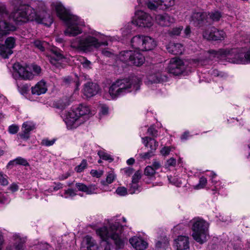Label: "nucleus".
I'll return each mask as SVG.
<instances>
[{"label":"nucleus","mask_w":250,"mask_h":250,"mask_svg":"<svg viewBox=\"0 0 250 250\" xmlns=\"http://www.w3.org/2000/svg\"><path fill=\"white\" fill-rule=\"evenodd\" d=\"M12 3L15 6L10 17L18 24L35 21L49 26L53 22L52 17L47 12L45 3L42 0H35L31 6L22 4L21 0H12Z\"/></svg>","instance_id":"obj_1"},{"label":"nucleus","mask_w":250,"mask_h":250,"mask_svg":"<svg viewBox=\"0 0 250 250\" xmlns=\"http://www.w3.org/2000/svg\"><path fill=\"white\" fill-rule=\"evenodd\" d=\"M112 37L94 30H90L83 35L71 41V46L85 53H90L98 50L102 46H107Z\"/></svg>","instance_id":"obj_2"},{"label":"nucleus","mask_w":250,"mask_h":250,"mask_svg":"<svg viewBox=\"0 0 250 250\" xmlns=\"http://www.w3.org/2000/svg\"><path fill=\"white\" fill-rule=\"evenodd\" d=\"M50 6L57 16L66 23L67 27L64 32L66 36H76L82 33V27L84 26V22L82 19L73 14L60 1H52Z\"/></svg>","instance_id":"obj_3"},{"label":"nucleus","mask_w":250,"mask_h":250,"mask_svg":"<svg viewBox=\"0 0 250 250\" xmlns=\"http://www.w3.org/2000/svg\"><path fill=\"white\" fill-rule=\"evenodd\" d=\"M141 82L140 79L137 76L118 80L110 85L108 94L104 96L108 100L114 99L127 93L136 91L140 88Z\"/></svg>","instance_id":"obj_4"},{"label":"nucleus","mask_w":250,"mask_h":250,"mask_svg":"<svg viewBox=\"0 0 250 250\" xmlns=\"http://www.w3.org/2000/svg\"><path fill=\"white\" fill-rule=\"evenodd\" d=\"M123 227L119 222H111L107 226H104L96 230V234L103 241H106L110 238L118 249L124 247L126 239L122 235Z\"/></svg>","instance_id":"obj_5"},{"label":"nucleus","mask_w":250,"mask_h":250,"mask_svg":"<svg viewBox=\"0 0 250 250\" xmlns=\"http://www.w3.org/2000/svg\"><path fill=\"white\" fill-rule=\"evenodd\" d=\"M93 114L88 106L80 104L74 109L65 111L63 118L67 128L72 129L83 123Z\"/></svg>","instance_id":"obj_6"},{"label":"nucleus","mask_w":250,"mask_h":250,"mask_svg":"<svg viewBox=\"0 0 250 250\" xmlns=\"http://www.w3.org/2000/svg\"><path fill=\"white\" fill-rule=\"evenodd\" d=\"M189 225L193 239L201 244L206 242L209 237V224L201 218L195 217L189 221Z\"/></svg>","instance_id":"obj_7"},{"label":"nucleus","mask_w":250,"mask_h":250,"mask_svg":"<svg viewBox=\"0 0 250 250\" xmlns=\"http://www.w3.org/2000/svg\"><path fill=\"white\" fill-rule=\"evenodd\" d=\"M218 58L227 60L231 63H246L245 58L239 53L237 49H220L218 51L211 52Z\"/></svg>","instance_id":"obj_8"},{"label":"nucleus","mask_w":250,"mask_h":250,"mask_svg":"<svg viewBox=\"0 0 250 250\" xmlns=\"http://www.w3.org/2000/svg\"><path fill=\"white\" fill-rule=\"evenodd\" d=\"M131 45L137 50L148 51L153 49L156 46L157 42L149 36L137 35L132 38Z\"/></svg>","instance_id":"obj_9"},{"label":"nucleus","mask_w":250,"mask_h":250,"mask_svg":"<svg viewBox=\"0 0 250 250\" xmlns=\"http://www.w3.org/2000/svg\"><path fill=\"white\" fill-rule=\"evenodd\" d=\"M119 59L128 65L140 66L145 62L144 56L138 51L127 50L120 53Z\"/></svg>","instance_id":"obj_10"},{"label":"nucleus","mask_w":250,"mask_h":250,"mask_svg":"<svg viewBox=\"0 0 250 250\" xmlns=\"http://www.w3.org/2000/svg\"><path fill=\"white\" fill-rule=\"evenodd\" d=\"M132 22L136 26L145 28H150L153 24L151 16L142 10H138L135 12Z\"/></svg>","instance_id":"obj_11"},{"label":"nucleus","mask_w":250,"mask_h":250,"mask_svg":"<svg viewBox=\"0 0 250 250\" xmlns=\"http://www.w3.org/2000/svg\"><path fill=\"white\" fill-rule=\"evenodd\" d=\"M13 68L14 70L13 76L15 79L31 80L33 78L34 75L28 70V68L21 66L19 63H14Z\"/></svg>","instance_id":"obj_12"},{"label":"nucleus","mask_w":250,"mask_h":250,"mask_svg":"<svg viewBox=\"0 0 250 250\" xmlns=\"http://www.w3.org/2000/svg\"><path fill=\"white\" fill-rule=\"evenodd\" d=\"M185 65L183 61L177 58H172L168 63L167 71L175 75H179L185 70Z\"/></svg>","instance_id":"obj_13"},{"label":"nucleus","mask_w":250,"mask_h":250,"mask_svg":"<svg viewBox=\"0 0 250 250\" xmlns=\"http://www.w3.org/2000/svg\"><path fill=\"white\" fill-rule=\"evenodd\" d=\"M16 46V40L12 37H8L4 44H0V56L3 59L8 58L13 53L12 49Z\"/></svg>","instance_id":"obj_14"},{"label":"nucleus","mask_w":250,"mask_h":250,"mask_svg":"<svg viewBox=\"0 0 250 250\" xmlns=\"http://www.w3.org/2000/svg\"><path fill=\"white\" fill-rule=\"evenodd\" d=\"M175 0H153L149 1L148 8L150 10H166L175 5Z\"/></svg>","instance_id":"obj_15"},{"label":"nucleus","mask_w":250,"mask_h":250,"mask_svg":"<svg viewBox=\"0 0 250 250\" xmlns=\"http://www.w3.org/2000/svg\"><path fill=\"white\" fill-rule=\"evenodd\" d=\"M203 37L208 40L219 41L224 40L226 33L223 30H219L212 27L203 32Z\"/></svg>","instance_id":"obj_16"},{"label":"nucleus","mask_w":250,"mask_h":250,"mask_svg":"<svg viewBox=\"0 0 250 250\" xmlns=\"http://www.w3.org/2000/svg\"><path fill=\"white\" fill-rule=\"evenodd\" d=\"M207 13L205 12H194L190 17V22L195 26H201L203 24H210V21L207 20Z\"/></svg>","instance_id":"obj_17"},{"label":"nucleus","mask_w":250,"mask_h":250,"mask_svg":"<svg viewBox=\"0 0 250 250\" xmlns=\"http://www.w3.org/2000/svg\"><path fill=\"white\" fill-rule=\"evenodd\" d=\"M173 247L176 250H189V237L187 236H178V237L174 240Z\"/></svg>","instance_id":"obj_18"},{"label":"nucleus","mask_w":250,"mask_h":250,"mask_svg":"<svg viewBox=\"0 0 250 250\" xmlns=\"http://www.w3.org/2000/svg\"><path fill=\"white\" fill-rule=\"evenodd\" d=\"M48 60L50 63L57 67H62V64L64 59V57L56 49L52 50L49 56H48Z\"/></svg>","instance_id":"obj_19"},{"label":"nucleus","mask_w":250,"mask_h":250,"mask_svg":"<svg viewBox=\"0 0 250 250\" xmlns=\"http://www.w3.org/2000/svg\"><path fill=\"white\" fill-rule=\"evenodd\" d=\"M155 19L156 22L162 26H168L175 22L174 18L166 13L157 15Z\"/></svg>","instance_id":"obj_20"},{"label":"nucleus","mask_w":250,"mask_h":250,"mask_svg":"<svg viewBox=\"0 0 250 250\" xmlns=\"http://www.w3.org/2000/svg\"><path fill=\"white\" fill-rule=\"evenodd\" d=\"M35 128V125L31 121L24 122L21 126V131L19 136L23 140H27L30 137V133Z\"/></svg>","instance_id":"obj_21"},{"label":"nucleus","mask_w":250,"mask_h":250,"mask_svg":"<svg viewBox=\"0 0 250 250\" xmlns=\"http://www.w3.org/2000/svg\"><path fill=\"white\" fill-rule=\"evenodd\" d=\"M98 246L96 241L91 236H85L82 242V250H98Z\"/></svg>","instance_id":"obj_22"},{"label":"nucleus","mask_w":250,"mask_h":250,"mask_svg":"<svg viewBox=\"0 0 250 250\" xmlns=\"http://www.w3.org/2000/svg\"><path fill=\"white\" fill-rule=\"evenodd\" d=\"M99 90V87L96 83L88 82L84 85L83 89V94L87 98H90L97 94Z\"/></svg>","instance_id":"obj_23"},{"label":"nucleus","mask_w":250,"mask_h":250,"mask_svg":"<svg viewBox=\"0 0 250 250\" xmlns=\"http://www.w3.org/2000/svg\"><path fill=\"white\" fill-rule=\"evenodd\" d=\"M131 246L136 250H145L147 247V243L142 238L135 236L129 239Z\"/></svg>","instance_id":"obj_24"},{"label":"nucleus","mask_w":250,"mask_h":250,"mask_svg":"<svg viewBox=\"0 0 250 250\" xmlns=\"http://www.w3.org/2000/svg\"><path fill=\"white\" fill-rule=\"evenodd\" d=\"M76 187L79 190L85 192L87 194H97L100 192L98 188L94 185L86 186L85 185L77 183Z\"/></svg>","instance_id":"obj_25"},{"label":"nucleus","mask_w":250,"mask_h":250,"mask_svg":"<svg viewBox=\"0 0 250 250\" xmlns=\"http://www.w3.org/2000/svg\"><path fill=\"white\" fill-rule=\"evenodd\" d=\"M47 87L46 82L41 80L31 88V92L33 95H40L46 93Z\"/></svg>","instance_id":"obj_26"},{"label":"nucleus","mask_w":250,"mask_h":250,"mask_svg":"<svg viewBox=\"0 0 250 250\" xmlns=\"http://www.w3.org/2000/svg\"><path fill=\"white\" fill-rule=\"evenodd\" d=\"M168 52L174 55H180L184 51V47L179 43L170 42L167 46Z\"/></svg>","instance_id":"obj_27"},{"label":"nucleus","mask_w":250,"mask_h":250,"mask_svg":"<svg viewBox=\"0 0 250 250\" xmlns=\"http://www.w3.org/2000/svg\"><path fill=\"white\" fill-rule=\"evenodd\" d=\"M15 29L16 27L14 25L7 23L4 20H0V35L5 36Z\"/></svg>","instance_id":"obj_28"},{"label":"nucleus","mask_w":250,"mask_h":250,"mask_svg":"<svg viewBox=\"0 0 250 250\" xmlns=\"http://www.w3.org/2000/svg\"><path fill=\"white\" fill-rule=\"evenodd\" d=\"M143 143L145 146L150 149V151L153 152L158 146V143L154 139L146 137L142 138Z\"/></svg>","instance_id":"obj_29"},{"label":"nucleus","mask_w":250,"mask_h":250,"mask_svg":"<svg viewBox=\"0 0 250 250\" xmlns=\"http://www.w3.org/2000/svg\"><path fill=\"white\" fill-rule=\"evenodd\" d=\"M14 238L16 250H24V244L25 242V239L21 237L18 234L14 235Z\"/></svg>","instance_id":"obj_30"},{"label":"nucleus","mask_w":250,"mask_h":250,"mask_svg":"<svg viewBox=\"0 0 250 250\" xmlns=\"http://www.w3.org/2000/svg\"><path fill=\"white\" fill-rule=\"evenodd\" d=\"M17 165L27 166L29 165V164L26 159L19 157L12 161L9 162L7 165V167L9 168L11 166H14Z\"/></svg>","instance_id":"obj_31"},{"label":"nucleus","mask_w":250,"mask_h":250,"mask_svg":"<svg viewBox=\"0 0 250 250\" xmlns=\"http://www.w3.org/2000/svg\"><path fill=\"white\" fill-rule=\"evenodd\" d=\"M167 77L160 72H158L149 76V80L153 83H160L166 81Z\"/></svg>","instance_id":"obj_32"},{"label":"nucleus","mask_w":250,"mask_h":250,"mask_svg":"<svg viewBox=\"0 0 250 250\" xmlns=\"http://www.w3.org/2000/svg\"><path fill=\"white\" fill-rule=\"evenodd\" d=\"M76 191L72 188H68L64 190L63 193L61 194V196L64 198H72L76 195Z\"/></svg>","instance_id":"obj_33"},{"label":"nucleus","mask_w":250,"mask_h":250,"mask_svg":"<svg viewBox=\"0 0 250 250\" xmlns=\"http://www.w3.org/2000/svg\"><path fill=\"white\" fill-rule=\"evenodd\" d=\"M221 17V14L219 12H211L207 14V19L210 21V23L212 21H218Z\"/></svg>","instance_id":"obj_34"},{"label":"nucleus","mask_w":250,"mask_h":250,"mask_svg":"<svg viewBox=\"0 0 250 250\" xmlns=\"http://www.w3.org/2000/svg\"><path fill=\"white\" fill-rule=\"evenodd\" d=\"M33 45L41 51H44L47 45L45 42H42L40 40H36L32 42Z\"/></svg>","instance_id":"obj_35"},{"label":"nucleus","mask_w":250,"mask_h":250,"mask_svg":"<svg viewBox=\"0 0 250 250\" xmlns=\"http://www.w3.org/2000/svg\"><path fill=\"white\" fill-rule=\"evenodd\" d=\"M144 173L148 178L152 179L154 177L156 171L152 167L148 166L146 167Z\"/></svg>","instance_id":"obj_36"},{"label":"nucleus","mask_w":250,"mask_h":250,"mask_svg":"<svg viewBox=\"0 0 250 250\" xmlns=\"http://www.w3.org/2000/svg\"><path fill=\"white\" fill-rule=\"evenodd\" d=\"M79 60L80 61L81 63L84 68L86 69L91 68L92 63L85 58L79 57Z\"/></svg>","instance_id":"obj_37"},{"label":"nucleus","mask_w":250,"mask_h":250,"mask_svg":"<svg viewBox=\"0 0 250 250\" xmlns=\"http://www.w3.org/2000/svg\"><path fill=\"white\" fill-rule=\"evenodd\" d=\"M207 184V179L205 177L202 176L199 179L198 184L194 187V189H199L204 188Z\"/></svg>","instance_id":"obj_38"},{"label":"nucleus","mask_w":250,"mask_h":250,"mask_svg":"<svg viewBox=\"0 0 250 250\" xmlns=\"http://www.w3.org/2000/svg\"><path fill=\"white\" fill-rule=\"evenodd\" d=\"M0 17L4 19L9 17L5 5L1 2H0Z\"/></svg>","instance_id":"obj_39"},{"label":"nucleus","mask_w":250,"mask_h":250,"mask_svg":"<svg viewBox=\"0 0 250 250\" xmlns=\"http://www.w3.org/2000/svg\"><path fill=\"white\" fill-rule=\"evenodd\" d=\"M116 178V175L113 171L107 173L106 179L104 182L108 184L112 183Z\"/></svg>","instance_id":"obj_40"},{"label":"nucleus","mask_w":250,"mask_h":250,"mask_svg":"<svg viewBox=\"0 0 250 250\" xmlns=\"http://www.w3.org/2000/svg\"><path fill=\"white\" fill-rule=\"evenodd\" d=\"M168 180L169 182L172 184L177 186L180 187L182 184L181 180L176 177L168 176Z\"/></svg>","instance_id":"obj_41"},{"label":"nucleus","mask_w":250,"mask_h":250,"mask_svg":"<svg viewBox=\"0 0 250 250\" xmlns=\"http://www.w3.org/2000/svg\"><path fill=\"white\" fill-rule=\"evenodd\" d=\"M98 154L99 157L103 160H107L109 162H111L113 160L109 154L104 152V151H99Z\"/></svg>","instance_id":"obj_42"},{"label":"nucleus","mask_w":250,"mask_h":250,"mask_svg":"<svg viewBox=\"0 0 250 250\" xmlns=\"http://www.w3.org/2000/svg\"><path fill=\"white\" fill-rule=\"evenodd\" d=\"M87 166V163L86 161L83 160L81 163L75 168V170L77 172H81Z\"/></svg>","instance_id":"obj_43"},{"label":"nucleus","mask_w":250,"mask_h":250,"mask_svg":"<svg viewBox=\"0 0 250 250\" xmlns=\"http://www.w3.org/2000/svg\"><path fill=\"white\" fill-rule=\"evenodd\" d=\"M183 29V27L181 26L174 27L172 29L169 31V34L171 35L178 36L179 35Z\"/></svg>","instance_id":"obj_44"},{"label":"nucleus","mask_w":250,"mask_h":250,"mask_svg":"<svg viewBox=\"0 0 250 250\" xmlns=\"http://www.w3.org/2000/svg\"><path fill=\"white\" fill-rule=\"evenodd\" d=\"M101 187L100 190L103 191H110L111 190V188L109 187V184L105 183L104 180H101L100 182Z\"/></svg>","instance_id":"obj_45"},{"label":"nucleus","mask_w":250,"mask_h":250,"mask_svg":"<svg viewBox=\"0 0 250 250\" xmlns=\"http://www.w3.org/2000/svg\"><path fill=\"white\" fill-rule=\"evenodd\" d=\"M8 177L6 175L0 172V184L2 186H7L8 184Z\"/></svg>","instance_id":"obj_46"},{"label":"nucleus","mask_w":250,"mask_h":250,"mask_svg":"<svg viewBox=\"0 0 250 250\" xmlns=\"http://www.w3.org/2000/svg\"><path fill=\"white\" fill-rule=\"evenodd\" d=\"M19 130V127L16 125H12L8 127V131L10 134H15L17 133Z\"/></svg>","instance_id":"obj_47"},{"label":"nucleus","mask_w":250,"mask_h":250,"mask_svg":"<svg viewBox=\"0 0 250 250\" xmlns=\"http://www.w3.org/2000/svg\"><path fill=\"white\" fill-rule=\"evenodd\" d=\"M116 192L120 196H125L127 194V190L124 187H120L117 188Z\"/></svg>","instance_id":"obj_48"},{"label":"nucleus","mask_w":250,"mask_h":250,"mask_svg":"<svg viewBox=\"0 0 250 250\" xmlns=\"http://www.w3.org/2000/svg\"><path fill=\"white\" fill-rule=\"evenodd\" d=\"M130 193L133 194L139 191L138 183L132 182L129 189Z\"/></svg>","instance_id":"obj_49"},{"label":"nucleus","mask_w":250,"mask_h":250,"mask_svg":"<svg viewBox=\"0 0 250 250\" xmlns=\"http://www.w3.org/2000/svg\"><path fill=\"white\" fill-rule=\"evenodd\" d=\"M171 150V148L169 146H165L163 147L161 151V154L163 156L168 155Z\"/></svg>","instance_id":"obj_50"},{"label":"nucleus","mask_w":250,"mask_h":250,"mask_svg":"<svg viewBox=\"0 0 250 250\" xmlns=\"http://www.w3.org/2000/svg\"><path fill=\"white\" fill-rule=\"evenodd\" d=\"M176 161L173 158H170L169 159L167 160L166 164V167H174L176 165Z\"/></svg>","instance_id":"obj_51"},{"label":"nucleus","mask_w":250,"mask_h":250,"mask_svg":"<svg viewBox=\"0 0 250 250\" xmlns=\"http://www.w3.org/2000/svg\"><path fill=\"white\" fill-rule=\"evenodd\" d=\"M153 152L152 151H148L147 152L141 153L140 154V157L144 159H149L153 155Z\"/></svg>","instance_id":"obj_52"},{"label":"nucleus","mask_w":250,"mask_h":250,"mask_svg":"<svg viewBox=\"0 0 250 250\" xmlns=\"http://www.w3.org/2000/svg\"><path fill=\"white\" fill-rule=\"evenodd\" d=\"M122 172L125 174L127 176H129L133 173L134 170H133V168H132L130 167H126V168L123 169Z\"/></svg>","instance_id":"obj_53"},{"label":"nucleus","mask_w":250,"mask_h":250,"mask_svg":"<svg viewBox=\"0 0 250 250\" xmlns=\"http://www.w3.org/2000/svg\"><path fill=\"white\" fill-rule=\"evenodd\" d=\"M108 108L105 105H102L101 107L100 114L101 115H105L108 114Z\"/></svg>","instance_id":"obj_54"},{"label":"nucleus","mask_w":250,"mask_h":250,"mask_svg":"<svg viewBox=\"0 0 250 250\" xmlns=\"http://www.w3.org/2000/svg\"><path fill=\"white\" fill-rule=\"evenodd\" d=\"M55 143V140H49L47 139H44L42 141V145L45 146H51Z\"/></svg>","instance_id":"obj_55"},{"label":"nucleus","mask_w":250,"mask_h":250,"mask_svg":"<svg viewBox=\"0 0 250 250\" xmlns=\"http://www.w3.org/2000/svg\"><path fill=\"white\" fill-rule=\"evenodd\" d=\"M141 178V175L139 172L134 173L132 177V182L138 183L139 179Z\"/></svg>","instance_id":"obj_56"},{"label":"nucleus","mask_w":250,"mask_h":250,"mask_svg":"<svg viewBox=\"0 0 250 250\" xmlns=\"http://www.w3.org/2000/svg\"><path fill=\"white\" fill-rule=\"evenodd\" d=\"M151 166L154 169H155V171H156L161 167V164L159 161L154 160Z\"/></svg>","instance_id":"obj_57"},{"label":"nucleus","mask_w":250,"mask_h":250,"mask_svg":"<svg viewBox=\"0 0 250 250\" xmlns=\"http://www.w3.org/2000/svg\"><path fill=\"white\" fill-rule=\"evenodd\" d=\"M213 50H211L208 52L204 53L205 59H207V58L209 59H212L213 57H217L214 55L213 53L211 52ZM203 60H205V58H203Z\"/></svg>","instance_id":"obj_58"},{"label":"nucleus","mask_w":250,"mask_h":250,"mask_svg":"<svg viewBox=\"0 0 250 250\" xmlns=\"http://www.w3.org/2000/svg\"><path fill=\"white\" fill-rule=\"evenodd\" d=\"M147 132L150 135H152V136L155 137L157 136V131L152 126H151L148 128Z\"/></svg>","instance_id":"obj_59"},{"label":"nucleus","mask_w":250,"mask_h":250,"mask_svg":"<svg viewBox=\"0 0 250 250\" xmlns=\"http://www.w3.org/2000/svg\"><path fill=\"white\" fill-rule=\"evenodd\" d=\"M32 70L34 73L35 75H38L40 73L41 71V69L40 66L37 65H32Z\"/></svg>","instance_id":"obj_60"},{"label":"nucleus","mask_w":250,"mask_h":250,"mask_svg":"<svg viewBox=\"0 0 250 250\" xmlns=\"http://www.w3.org/2000/svg\"><path fill=\"white\" fill-rule=\"evenodd\" d=\"M19 187L18 185L15 183L12 184L9 187V189L13 192L17 191Z\"/></svg>","instance_id":"obj_61"},{"label":"nucleus","mask_w":250,"mask_h":250,"mask_svg":"<svg viewBox=\"0 0 250 250\" xmlns=\"http://www.w3.org/2000/svg\"><path fill=\"white\" fill-rule=\"evenodd\" d=\"M53 189L55 191H57L63 188V185L61 183H54V185L52 186Z\"/></svg>","instance_id":"obj_62"},{"label":"nucleus","mask_w":250,"mask_h":250,"mask_svg":"<svg viewBox=\"0 0 250 250\" xmlns=\"http://www.w3.org/2000/svg\"><path fill=\"white\" fill-rule=\"evenodd\" d=\"M153 0H137L138 3L143 6L146 5L148 7V3L149 1H153Z\"/></svg>","instance_id":"obj_63"},{"label":"nucleus","mask_w":250,"mask_h":250,"mask_svg":"<svg viewBox=\"0 0 250 250\" xmlns=\"http://www.w3.org/2000/svg\"><path fill=\"white\" fill-rule=\"evenodd\" d=\"M244 57L245 58L246 63L250 62V50L246 53Z\"/></svg>","instance_id":"obj_64"}]
</instances>
